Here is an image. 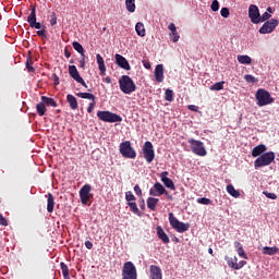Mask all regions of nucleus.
Listing matches in <instances>:
<instances>
[{"instance_id": "f257e3e1", "label": "nucleus", "mask_w": 279, "mask_h": 279, "mask_svg": "<svg viewBox=\"0 0 279 279\" xmlns=\"http://www.w3.org/2000/svg\"><path fill=\"white\" fill-rule=\"evenodd\" d=\"M119 85L120 90L124 95H132L137 89L134 81L128 75L121 76V78L119 80Z\"/></svg>"}, {"instance_id": "f03ea898", "label": "nucleus", "mask_w": 279, "mask_h": 279, "mask_svg": "<svg viewBox=\"0 0 279 279\" xmlns=\"http://www.w3.org/2000/svg\"><path fill=\"white\" fill-rule=\"evenodd\" d=\"M255 100H257L258 107L268 106L275 102V98L271 97L270 93L263 88H259L255 93Z\"/></svg>"}, {"instance_id": "7ed1b4c3", "label": "nucleus", "mask_w": 279, "mask_h": 279, "mask_svg": "<svg viewBox=\"0 0 279 279\" xmlns=\"http://www.w3.org/2000/svg\"><path fill=\"white\" fill-rule=\"evenodd\" d=\"M97 118L106 123H118L123 121V118H121L118 113L110 112L109 110L97 111Z\"/></svg>"}, {"instance_id": "20e7f679", "label": "nucleus", "mask_w": 279, "mask_h": 279, "mask_svg": "<svg viewBox=\"0 0 279 279\" xmlns=\"http://www.w3.org/2000/svg\"><path fill=\"white\" fill-rule=\"evenodd\" d=\"M276 159V155L272 151L269 153H264L262 156H259L257 159L254 161V168L258 169L262 167H268L274 162Z\"/></svg>"}, {"instance_id": "39448f33", "label": "nucleus", "mask_w": 279, "mask_h": 279, "mask_svg": "<svg viewBox=\"0 0 279 279\" xmlns=\"http://www.w3.org/2000/svg\"><path fill=\"white\" fill-rule=\"evenodd\" d=\"M122 279H137V268L132 262H126L122 265Z\"/></svg>"}, {"instance_id": "423d86ee", "label": "nucleus", "mask_w": 279, "mask_h": 279, "mask_svg": "<svg viewBox=\"0 0 279 279\" xmlns=\"http://www.w3.org/2000/svg\"><path fill=\"white\" fill-rule=\"evenodd\" d=\"M169 223L171 228H173L175 232H179V233L187 232L189 229H191L190 223H184L182 221H179L178 218L174 217V214L172 213L169 214Z\"/></svg>"}, {"instance_id": "0eeeda50", "label": "nucleus", "mask_w": 279, "mask_h": 279, "mask_svg": "<svg viewBox=\"0 0 279 279\" xmlns=\"http://www.w3.org/2000/svg\"><path fill=\"white\" fill-rule=\"evenodd\" d=\"M189 144L191 147V151H193L195 156H199V157L207 156V150H206V147H204L203 142L196 141L194 138H190Z\"/></svg>"}, {"instance_id": "6e6552de", "label": "nucleus", "mask_w": 279, "mask_h": 279, "mask_svg": "<svg viewBox=\"0 0 279 279\" xmlns=\"http://www.w3.org/2000/svg\"><path fill=\"white\" fill-rule=\"evenodd\" d=\"M120 154L125 159H135V157H137V153H135L134 148L132 147V143L129 141L120 144Z\"/></svg>"}, {"instance_id": "1a4fd4ad", "label": "nucleus", "mask_w": 279, "mask_h": 279, "mask_svg": "<svg viewBox=\"0 0 279 279\" xmlns=\"http://www.w3.org/2000/svg\"><path fill=\"white\" fill-rule=\"evenodd\" d=\"M142 154L146 162L151 163L155 158L154 145L151 142H145L144 148H142Z\"/></svg>"}, {"instance_id": "9d476101", "label": "nucleus", "mask_w": 279, "mask_h": 279, "mask_svg": "<svg viewBox=\"0 0 279 279\" xmlns=\"http://www.w3.org/2000/svg\"><path fill=\"white\" fill-rule=\"evenodd\" d=\"M278 24H279V22L277 19H271L263 24V26H262V28H259L258 33L262 35L271 34L272 32H275Z\"/></svg>"}, {"instance_id": "9b49d317", "label": "nucleus", "mask_w": 279, "mask_h": 279, "mask_svg": "<svg viewBox=\"0 0 279 279\" xmlns=\"http://www.w3.org/2000/svg\"><path fill=\"white\" fill-rule=\"evenodd\" d=\"M27 23L31 25V28L41 29L44 26L39 22L36 21V5H31V15L27 16Z\"/></svg>"}, {"instance_id": "f8f14e48", "label": "nucleus", "mask_w": 279, "mask_h": 279, "mask_svg": "<svg viewBox=\"0 0 279 279\" xmlns=\"http://www.w3.org/2000/svg\"><path fill=\"white\" fill-rule=\"evenodd\" d=\"M68 72L70 73L72 80H74L76 83H80L83 87L88 88V85H86L85 81L80 75V72L75 65H70L68 68Z\"/></svg>"}, {"instance_id": "ddd939ff", "label": "nucleus", "mask_w": 279, "mask_h": 279, "mask_svg": "<svg viewBox=\"0 0 279 279\" xmlns=\"http://www.w3.org/2000/svg\"><path fill=\"white\" fill-rule=\"evenodd\" d=\"M248 17L254 25L260 24V12L255 4L248 7Z\"/></svg>"}, {"instance_id": "4468645a", "label": "nucleus", "mask_w": 279, "mask_h": 279, "mask_svg": "<svg viewBox=\"0 0 279 279\" xmlns=\"http://www.w3.org/2000/svg\"><path fill=\"white\" fill-rule=\"evenodd\" d=\"M168 191L159 182L154 184V187L149 190V195L154 197H159L161 195H168Z\"/></svg>"}, {"instance_id": "2eb2a0df", "label": "nucleus", "mask_w": 279, "mask_h": 279, "mask_svg": "<svg viewBox=\"0 0 279 279\" xmlns=\"http://www.w3.org/2000/svg\"><path fill=\"white\" fill-rule=\"evenodd\" d=\"M93 190V187H90L89 184H85L82 186L81 191H80V197H81V202L83 205H87L88 202L90 201V191Z\"/></svg>"}, {"instance_id": "dca6fc26", "label": "nucleus", "mask_w": 279, "mask_h": 279, "mask_svg": "<svg viewBox=\"0 0 279 279\" xmlns=\"http://www.w3.org/2000/svg\"><path fill=\"white\" fill-rule=\"evenodd\" d=\"M169 172L165 171L160 173V181L163 183V185L166 186V189H169L171 191L177 190V186H174V183L172 181V179L168 178Z\"/></svg>"}, {"instance_id": "f3484780", "label": "nucleus", "mask_w": 279, "mask_h": 279, "mask_svg": "<svg viewBox=\"0 0 279 279\" xmlns=\"http://www.w3.org/2000/svg\"><path fill=\"white\" fill-rule=\"evenodd\" d=\"M116 64L119 65L122 70L130 71L132 68L130 66L129 61L121 54L117 53L114 56Z\"/></svg>"}, {"instance_id": "a211bd4d", "label": "nucleus", "mask_w": 279, "mask_h": 279, "mask_svg": "<svg viewBox=\"0 0 279 279\" xmlns=\"http://www.w3.org/2000/svg\"><path fill=\"white\" fill-rule=\"evenodd\" d=\"M149 278L150 279H162V270L160 267L150 265L149 267Z\"/></svg>"}, {"instance_id": "6ab92c4d", "label": "nucleus", "mask_w": 279, "mask_h": 279, "mask_svg": "<svg viewBox=\"0 0 279 279\" xmlns=\"http://www.w3.org/2000/svg\"><path fill=\"white\" fill-rule=\"evenodd\" d=\"M155 80L158 83L163 82V64H158L155 68Z\"/></svg>"}, {"instance_id": "aec40b11", "label": "nucleus", "mask_w": 279, "mask_h": 279, "mask_svg": "<svg viewBox=\"0 0 279 279\" xmlns=\"http://www.w3.org/2000/svg\"><path fill=\"white\" fill-rule=\"evenodd\" d=\"M156 232L158 234L159 240L162 243H165V244L170 243L169 236L167 235V233H165L162 227H160V226L156 227Z\"/></svg>"}, {"instance_id": "412c9836", "label": "nucleus", "mask_w": 279, "mask_h": 279, "mask_svg": "<svg viewBox=\"0 0 279 279\" xmlns=\"http://www.w3.org/2000/svg\"><path fill=\"white\" fill-rule=\"evenodd\" d=\"M96 61H97V64L99 65L100 75L104 76L106 74V65H105L102 56L97 53Z\"/></svg>"}, {"instance_id": "4be33fe9", "label": "nucleus", "mask_w": 279, "mask_h": 279, "mask_svg": "<svg viewBox=\"0 0 279 279\" xmlns=\"http://www.w3.org/2000/svg\"><path fill=\"white\" fill-rule=\"evenodd\" d=\"M267 150L266 145H257L252 149V156L254 158L262 156L263 153Z\"/></svg>"}, {"instance_id": "5701e85b", "label": "nucleus", "mask_w": 279, "mask_h": 279, "mask_svg": "<svg viewBox=\"0 0 279 279\" xmlns=\"http://www.w3.org/2000/svg\"><path fill=\"white\" fill-rule=\"evenodd\" d=\"M54 210V197L53 194H47V213H53Z\"/></svg>"}, {"instance_id": "b1692460", "label": "nucleus", "mask_w": 279, "mask_h": 279, "mask_svg": "<svg viewBox=\"0 0 279 279\" xmlns=\"http://www.w3.org/2000/svg\"><path fill=\"white\" fill-rule=\"evenodd\" d=\"M66 101H68V105H70L71 110L78 109V102L76 101V98L74 95H66Z\"/></svg>"}, {"instance_id": "393cba45", "label": "nucleus", "mask_w": 279, "mask_h": 279, "mask_svg": "<svg viewBox=\"0 0 279 279\" xmlns=\"http://www.w3.org/2000/svg\"><path fill=\"white\" fill-rule=\"evenodd\" d=\"M225 260H227V264H228V267L233 269V270H239V267H238V257L234 256V257H226Z\"/></svg>"}, {"instance_id": "a878e982", "label": "nucleus", "mask_w": 279, "mask_h": 279, "mask_svg": "<svg viewBox=\"0 0 279 279\" xmlns=\"http://www.w3.org/2000/svg\"><path fill=\"white\" fill-rule=\"evenodd\" d=\"M43 106H51L52 108H58V102L54 101V99L49 98L47 96H41V102Z\"/></svg>"}, {"instance_id": "bb28decb", "label": "nucleus", "mask_w": 279, "mask_h": 279, "mask_svg": "<svg viewBox=\"0 0 279 279\" xmlns=\"http://www.w3.org/2000/svg\"><path fill=\"white\" fill-rule=\"evenodd\" d=\"M262 252L265 255L272 256L279 253V248L277 246H272V247L264 246Z\"/></svg>"}, {"instance_id": "cd10ccee", "label": "nucleus", "mask_w": 279, "mask_h": 279, "mask_svg": "<svg viewBox=\"0 0 279 279\" xmlns=\"http://www.w3.org/2000/svg\"><path fill=\"white\" fill-rule=\"evenodd\" d=\"M159 198L149 197L148 199H146V206H148V209L153 211L157 208Z\"/></svg>"}, {"instance_id": "c85d7f7f", "label": "nucleus", "mask_w": 279, "mask_h": 279, "mask_svg": "<svg viewBox=\"0 0 279 279\" xmlns=\"http://www.w3.org/2000/svg\"><path fill=\"white\" fill-rule=\"evenodd\" d=\"M238 62L250 65L252 63V58L247 54L238 56Z\"/></svg>"}, {"instance_id": "c756f323", "label": "nucleus", "mask_w": 279, "mask_h": 279, "mask_svg": "<svg viewBox=\"0 0 279 279\" xmlns=\"http://www.w3.org/2000/svg\"><path fill=\"white\" fill-rule=\"evenodd\" d=\"M227 192L230 196L238 198L241 196V193H239V191L235 190V187L232 184H229L227 186Z\"/></svg>"}, {"instance_id": "7c9ffc66", "label": "nucleus", "mask_w": 279, "mask_h": 279, "mask_svg": "<svg viewBox=\"0 0 279 279\" xmlns=\"http://www.w3.org/2000/svg\"><path fill=\"white\" fill-rule=\"evenodd\" d=\"M135 32H136V35H138L141 37L145 36V26H144L143 22L136 23Z\"/></svg>"}, {"instance_id": "2f4dec72", "label": "nucleus", "mask_w": 279, "mask_h": 279, "mask_svg": "<svg viewBox=\"0 0 279 279\" xmlns=\"http://www.w3.org/2000/svg\"><path fill=\"white\" fill-rule=\"evenodd\" d=\"M76 96L77 98L87 99V100H90L92 102L95 101L96 99L95 95L89 93H77Z\"/></svg>"}, {"instance_id": "473e14b6", "label": "nucleus", "mask_w": 279, "mask_h": 279, "mask_svg": "<svg viewBox=\"0 0 279 279\" xmlns=\"http://www.w3.org/2000/svg\"><path fill=\"white\" fill-rule=\"evenodd\" d=\"M26 70H27L28 73H34L35 72L34 61L32 60L31 56H28L26 58Z\"/></svg>"}, {"instance_id": "72a5a7b5", "label": "nucleus", "mask_w": 279, "mask_h": 279, "mask_svg": "<svg viewBox=\"0 0 279 279\" xmlns=\"http://www.w3.org/2000/svg\"><path fill=\"white\" fill-rule=\"evenodd\" d=\"M60 267H61V270H62L63 279H70L69 267L63 262L60 263Z\"/></svg>"}, {"instance_id": "f704fd0d", "label": "nucleus", "mask_w": 279, "mask_h": 279, "mask_svg": "<svg viewBox=\"0 0 279 279\" xmlns=\"http://www.w3.org/2000/svg\"><path fill=\"white\" fill-rule=\"evenodd\" d=\"M36 110H37L38 117H44L47 111L44 102H38L36 106Z\"/></svg>"}, {"instance_id": "c9c22d12", "label": "nucleus", "mask_w": 279, "mask_h": 279, "mask_svg": "<svg viewBox=\"0 0 279 279\" xmlns=\"http://www.w3.org/2000/svg\"><path fill=\"white\" fill-rule=\"evenodd\" d=\"M72 47H74L75 51L81 54V57H84V47L78 41H73Z\"/></svg>"}, {"instance_id": "e433bc0d", "label": "nucleus", "mask_w": 279, "mask_h": 279, "mask_svg": "<svg viewBox=\"0 0 279 279\" xmlns=\"http://www.w3.org/2000/svg\"><path fill=\"white\" fill-rule=\"evenodd\" d=\"M126 206H129L131 211H133L136 216L141 217V211L137 207V203H126Z\"/></svg>"}, {"instance_id": "4c0bfd02", "label": "nucleus", "mask_w": 279, "mask_h": 279, "mask_svg": "<svg viewBox=\"0 0 279 279\" xmlns=\"http://www.w3.org/2000/svg\"><path fill=\"white\" fill-rule=\"evenodd\" d=\"M225 84H226V82L215 83V84L210 85L209 90H216V92L222 90Z\"/></svg>"}, {"instance_id": "58836bf2", "label": "nucleus", "mask_w": 279, "mask_h": 279, "mask_svg": "<svg viewBox=\"0 0 279 279\" xmlns=\"http://www.w3.org/2000/svg\"><path fill=\"white\" fill-rule=\"evenodd\" d=\"M135 196H134V194H133V192L132 191H126L125 192V201L128 202V203H135Z\"/></svg>"}, {"instance_id": "ea45409f", "label": "nucleus", "mask_w": 279, "mask_h": 279, "mask_svg": "<svg viewBox=\"0 0 279 279\" xmlns=\"http://www.w3.org/2000/svg\"><path fill=\"white\" fill-rule=\"evenodd\" d=\"M125 7H126V11H129L130 13L135 12V4L133 1H125Z\"/></svg>"}, {"instance_id": "a19ab883", "label": "nucleus", "mask_w": 279, "mask_h": 279, "mask_svg": "<svg viewBox=\"0 0 279 279\" xmlns=\"http://www.w3.org/2000/svg\"><path fill=\"white\" fill-rule=\"evenodd\" d=\"M197 203L204 206H209L211 205L213 202L210 198L203 197V198H197Z\"/></svg>"}, {"instance_id": "79ce46f5", "label": "nucleus", "mask_w": 279, "mask_h": 279, "mask_svg": "<svg viewBox=\"0 0 279 279\" xmlns=\"http://www.w3.org/2000/svg\"><path fill=\"white\" fill-rule=\"evenodd\" d=\"M165 99H166V101H172L173 100V92L171 89H166Z\"/></svg>"}, {"instance_id": "37998d69", "label": "nucleus", "mask_w": 279, "mask_h": 279, "mask_svg": "<svg viewBox=\"0 0 279 279\" xmlns=\"http://www.w3.org/2000/svg\"><path fill=\"white\" fill-rule=\"evenodd\" d=\"M220 16L225 17V19H228L230 17V9L228 8H222L220 10Z\"/></svg>"}, {"instance_id": "c03bdc74", "label": "nucleus", "mask_w": 279, "mask_h": 279, "mask_svg": "<svg viewBox=\"0 0 279 279\" xmlns=\"http://www.w3.org/2000/svg\"><path fill=\"white\" fill-rule=\"evenodd\" d=\"M271 15L268 12H265L263 15H259V23L270 20Z\"/></svg>"}, {"instance_id": "a18cd8bd", "label": "nucleus", "mask_w": 279, "mask_h": 279, "mask_svg": "<svg viewBox=\"0 0 279 279\" xmlns=\"http://www.w3.org/2000/svg\"><path fill=\"white\" fill-rule=\"evenodd\" d=\"M264 195H266V197H268L269 199H272V201L277 199V194H275V193L264 191Z\"/></svg>"}, {"instance_id": "49530a36", "label": "nucleus", "mask_w": 279, "mask_h": 279, "mask_svg": "<svg viewBox=\"0 0 279 279\" xmlns=\"http://www.w3.org/2000/svg\"><path fill=\"white\" fill-rule=\"evenodd\" d=\"M57 24H58V16L56 15V13H52L50 19V25L54 26Z\"/></svg>"}, {"instance_id": "de8ad7c7", "label": "nucleus", "mask_w": 279, "mask_h": 279, "mask_svg": "<svg viewBox=\"0 0 279 279\" xmlns=\"http://www.w3.org/2000/svg\"><path fill=\"white\" fill-rule=\"evenodd\" d=\"M235 252H238V255H239L240 257L247 259V255H246V253H245V250H243V248H238V250H235Z\"/></svg>"}, {"instance_id": "09e8293b", "label": "nucleus", "mask_w": 279, "mask_h": 279, "mask_svg": "<svg viewBox=\"0 0 279 279\" xmlns=\"http://www.w3.org/2000/svg\"><path fill=\"white\" fill-rule=\"evenodd\" d=\"M210 10H213L214 12H217L219 10V2L213 1V4H210Z\"/></svg>"}, {"instance_id": "8fccbe9b", "label": "nucleus", "mask_w": 279, "mask_h": 279, "mask_svg": "<svg viewBox=\"0 0 279 279\" xmlns=\"http://www.w3.org/2000/svg\"><path fill=\"white\" fill-rule=\"evenodd\" d=\"M171 36H172V40H173V43H178V41H179L180 36H179L178 31H175V32H171Z\"/></svg>"}, {"instance_id": "3c124183", "label": "nucleus", "mask_w": 279, "mask_h": 279, "mask_svg": "<svg viewBox=\"0 0 279 279\" xmlns=\"http://www.w3.org/2000/svg\"><path fill=\"white\" fill-rule=\"evenodd\" d=\"M244 81H246L247 83H256L255 76L252 75L244 76Z\"/></svg>"}, {"instance_id": "603ef678", "label": "nucleus", "mask_w": 279, "mask_h": 279, "mask_svg": "<svg viewBox=\"0 0 279 279\" xmlns=\"http://www.w3.org/2000/svg\"><path fill=\"white\" fill-rule=\"evenodd\" d=\"M96 101L89 102V107H87V113H93L95 110Z\"/></svg>"}, {"instance_id": "864d4df0", "label": "nucleus", "mask_w": 279, "mask_h": 279, "mask_svg": "<svg viewBox=\"0 0 279 279\" xmlns=\"http://www.w3.org/2000/svg\"><path fill=\"white\" fill-rule=\"evenodd\" d=\"M142 65H144V68L146 70H150L151 69V63L148 60L142 61Z\"/></svg>"}, {"instance_id": "5fc2aeb1", "label": "nucleus", "mask_w": 279, "mask_h": 279, "mask_svg": "<svg viewBox=\"0 0 279 279\" xmlns=\"http://www.w3.org/2000/svg\"><path fill=\"white\" fill-rule=\"evenodd\" d=\"M37 36H40L43 38L47 37L46 31H45V26H43L41 31H37Z\"/></svg>"}, {"instance_id": "6e6d98bb", "label": "nucleus", "mask_w": 279, "mask_h": 279, "mask_svg": "<svg viewBox=\"0 0 279 279\" xmlns=\"http://www.w3.org/2000/svg\"><path fill=\"white\" fill-rule=\"evenodd\" d=\"M52 81L54 82V86H59L60 80L58 74H52Z\"/></svg>"}, {"instance_id": "4d7b16f0", "label": "nucleus", "mask_w": 279, "mask_h": 279, "mask_svg": "<svg viewBox=\"0 0 279 279\" xmlns=\"http://www.w3.org/2000/svg\"><path fill=\"white\" fill-rule=\"evenodd\" d=\"M0 225L3 227L8 226V221L7 219L2 216V214H0Z\"/></svg>"}, {"instance_id": "13d9d810", "label": "nucleus", "mask_w": 279, "mask_h": 279, "mask_svg": "<svg viewBox=\"0 0 279 279\" xmlns=\"http://www.w3.org/2000/svg\"><path fill=\"white\" fill-rule=\"evenodd\" d=\"M134 192L138 196H143V191H141V187L138 185L134 186Z\"/></svg>"}, {"instance_id": "bf43d9fd", "label": "nucleus", "mask_w": 279, "mask_h": 279, "mask_svg": "<svg viewBox=\"0 0 279 279\" xmlns=\"http://www.w3.org/2000/svg\"><path fill=\"white\" fill-rule=\"evenodd\" d=\"M85 247H86L87 250H93V247H94L93 242H90L89 240H86V241H85Z\"/></svg>"}, {"instance_id": "052dcab7", "label": "nucleus", "mask_w": 279, "mask_h": 279, "mask_svg": "<svg viewBox=\"0 0 279 279\" xmlns=\"http://www.w3.org/2000/svg\"><path fill=\"white\" fill-rule=\"evenodd\" d=\"M168 28H169V31H170L171 33L178 32V31H177V26L174 25V23H170V25L168 26Z\"/></svg>"}, {"instance_id": "680f3d73", "label": "nucleus", "mask_w": 279, "mask_h": 279, "mask_svg": "<svg viewBox=\"0 0 279 279\" xmlns=\"http://www.w3.org/2000/svg\"><path fill=\"white\" fill-rule=\"evenodd\" d=\"M246 264H247L246 260H240L239 264H238L239 270H241L243 267H245Z\"/></svg>"}, {"instance_id": "e2e57ef3", "label": "nucleus", "mask_w": 279, "mask_h": 279, "mask_svg": "<svg viewBox=\"0 0 279 279\" xmlns=\"http://www.w3.org/2000/svg\"><path fill=\"white\" fill-rule=\"evenodd\" d=\"M234 248H235V250H243V246H242V244H241L240 241H235V242H234Z\"/></svg>"}, {"instance_id": "0e129e2a", "label": "nucleus", "mask_w": 279, "mask_h": 279, "mask_svg": "<svg viewBox=\"0 0 279 279\" xmlns=\"http://www.w3.org/2000/svg\"><path fill=\"white\" fill-rule=\"evenodd\" d=\"M189 110L193 111V112H197L198 111V107L194 106V105H190L189 106Z\"/></svg>"}, {"instance_id": "69168bd1", "label": "nucleus", "mask_w": 279, "mask_h": 279, "mask_svg": "<svg viewBox=\"0 0 279 279\" xmlns=\"http://www.w3.org/2000/svg\"><path fill=\"white\" fill-rule=\"evenodd\" d=\"M80 68L84 69L85 68V56L82 57L81 61H80Z\"/></svg>"}, {"instance_id": "338daca9", "label": "nucleus", "mask_w": 279, "mask_h": 279, "mask_svg": "<svg viewBox=\"0 0 279 279\" xmlns=\"http://www.w3.org/2000/svg\"><path fill=\"white\" fill-rule=\"evenodd\" d=\"M63 56H65L66 59L71 57V52L69 51V49L63 50Z\"/></svg>"}, {"instance_id": "774afa93", "label": "nucleus", "mask_w": 279, "mask_h": 279, "mask_svg": "<svg viewBox=\"0 0 279 279\" xmlns=\"http://www.w3.org/2000/svg\"><path fill=\"white\" fill-rule=\"evenodd\" d=\"M105 82H106L107 84H110V83H112V80H111L109 76H107V77L105 78Z\"/></svg>"}]
</instances>
